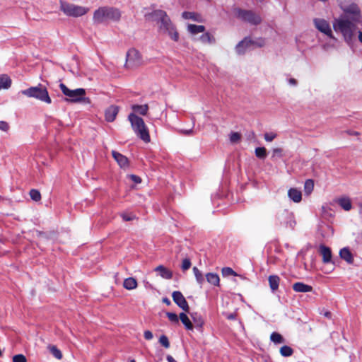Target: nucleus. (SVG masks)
<instances>
[{
    "label": "nucleus",
    "instance_id": "obj_13",
    "mask_svg": "<svg viewBox=\"0 0 362 362\" xmlns=\"http://www.w3.org/2000/svg\"><path fill=\"white\" fill-rule=\"evenodd\" d=\"M252 40L245 37L244 40L240 41L235 47V51L238 54H243L252 47Z\"/></svg>",
    "mask_w": 362,
    "mask_h": 362
},
{
    "label": "nucleus",
    "instance_id": "obj_31",
    "mask_svg": "<svg viewBox=\"0 0 362 362\" xmlns=\"http://www.w3.org/2000/svg\"><path fill=\"white\" fill-rule=\"evenodd\" d=\"M280 354L284 357H288L293 354V350L291 347L285 345L281 347Z\"/></svg>",
    "mask_w": 362,
    "mask_h": 362
},
{
    "label": "nucleus",
    "instance_id": "obj_45",
    "mask_svg": "<svg viewBox=\"0 0 362 362\" xmlns=\"http://www.w3.org/2000/svg\"><path fill=\"white\" fill-rule=\"evenodd\" d=\"M8 129H9V126L6 122H4V121L0 122V129L3 130L5 132H7Z\"/></svg>",
    "mask_w": 362,
    "mask_h": 362
},
{
    "label": "nucleus",
    "instance_id": "obj_12",
    "mask_svg": "<svg viewBox=\"0 0 362 362\" xmlns=\"http://www.w3.org/2000/svg\"><path fill=\"white\" fill-rule=\"evenodd\" d=\"M172 297L174 302L184 311L189 310V305L186 299L180 291H174L172 293Z\"/></svg>",
    "mask_w": 362,
    "mask_h": 362
},
{
    "label": "nucleus",
    "instance_id": "obj_24",
    "mask_svg": "<svg viewBox=\"0 0 362 362\" xmlns=\"http://www.w3.org/2000/svg\"><path fill=\"white\" fill-rule=\"evenodd\" d=\"M206 281L210 284L214 285V286H219L220 278L217 274L212 273V272L207 273L206 274Z\"/></svg>",
    "mask_w": 362,
    "mask_h": 362
},
{
    "label": "nucleus",
    "instance_id": "obj_30",
    "mask_svg": "<svg viewBox=\"0 0 362 362\" xmlns=\"http://www.w3.org/2000/svg\"><path fill=\"white\" fill-rule=\"evenodd\" d=\"M270 340L275 344L284 343V337L278 332H272L270 335Z\"/></svg>",
    "mask_w": 362,
    "mask_h": 362
},
{
    "label": "nucleus",
    "instance_id": "obj_36",
    "mask_svg": "<svg viewBox=\"0 0 362 362\" xmlns=\"http://www.w3.org/2000/svg\"><path fill=\"white\" fill-rule=\"evenodd\" d=\"M221 274L223 277L238 275L237 273L235 271H233L230 267H223L221 270Z\"/></svg>",
    "mask_w": 362,
    "mask_h": 362
},
{
    "label": "nucleus",
    "instance_id": "obj_14",
    "mask_svg": "<svg viewBox=\"0 0 362 362\" xmlns=\"http://www.w3.org/2000/svg\"><path fill=\"white\" fill-rule=\"evenodd\" d=\"M119 112V107L116 105H110L105 111V117L107 122H113Z\"/></svg>",
    "mask_w": 362,
    "mask_h": 362
},
{
    "label": "nucleus",
    "instance_id": "obj_47",
    "mask_svg": "<svg viewBox=\"0 0 362 362\" xmlns=\"http://www.w3.org/2000/svg\"><path fill=\"white\" fill-rule=\"evenodd\" d=\"M129 177L131 180L136 184L140 183L141 182V179L137 175H131Z\"/></svg>",
    "mask_w": 362,
    "mask_h": 362
},
{
    "label": "nucleus",
    "instance_id": "obj_41",
    "mask_svg": "<svg viewBox=\"0 0 362 362\" xmlns=\"http://www.w3.org/2000/svg\"><path fill=\"white\" fill-rule=\"evenodd\" d=\"M191 261L188 258H185L182 260V269L183 271H186L187 269H189L191 267Z\"/></svg>",
    "mask_w": 362,
    "mask_h": 362
},
{
    "label": "nucleus",
    "instance_id": "obj_16",
    "mask_svg": "<svg viewBox=\"0 0 362 362\" xmlns=\"http://www.w3.org/2000/svg\"><path fill=\"white\" fill-rule=\"evenodd\" d=\"M320 252L322 256V261L324 263L327 264L331 262L332 252L331 250L328 247L321 245L320 246Z\"/></svg>",
    "mask_w": 362,
    "mask_h": 362
},
{
    "label": "nucleus",
    "instance_id": "obj_32",
    "mask_svg": "<svg viewBox=\"0 0 362 362\" xmlns=\"http://www.w3.org/2000/svg\"><path fill=\"white\" fill-rule=\"evenodd\" d=\"M48 349L56 358L61 359L62 358V354L61 351L58 349L56 346L49 345L48 346Z\"/></svg>",
    "mask_w": 362,
    "mask_h": 362
},
{
    "label": "nucleus",
    "instance_id": "obj_27",
    "mask_svg": "<svg viewBox=\"0 0 362 362\" xmlns=\"http://www.w3.org/2000/svg\"><path fill=\"white\" fill-rule=\"evenodd\" d=\"M179 317H180L182 323L185 325V327L187 329H188V330L193 329V325L185 313H181L180 314Z\"/></svg>",
    "mask_w": 362,
    "mask_h": 362
},
{
    "label": "nucleus",
    "instance_id": "obj_50",
    "mask_svg": "<svg viewBox=\"0 0 362 362\" xmlns=\"http://www.w3.org/2000/svg\"><path fill=\"white\" fill-rule=\"evenodd\" d=\"M226 317L228 320H235L236 318V314L235 313H230V314L227 315Z\"/></svg>",
    "mask_w": 362,
    "mask_h": 362
},
{
    "label": "nucleus",
    "instance_id": "obj_34",
    "mask_svg": "<svg viewBox=\"0 0 362 362\" xmlns=\"http://www.w3.org/2000/svg\"><path fill=\"white\" fill-rule=\"evenodd\" d=\"M193 272H194V274L195 276L197 283L200 285H202V284L204 281V278L201 271H199L196 267H194L193 268Z\"/></svg>",
    "mask_w": 362,
    "mask_h": 362
},
{
    "label": "nucleus",
    "instance_id": "obj_8",
    "mask_svg": "<svg viewBox=\"0 0 362 362\" xmlns=\"http://www.w3.org/2000/svg\"><path fill=\"white\" fill-rule=\"evenodd\" d=\"M128 119L136 134H139V136H149V132L142 118L134 113H131L129 115Z\"/></svg>",
    "mask_w": 362,
    "mask_h": 362
},
{
    "label": "nucleus",
    "instance_id": "obj_59",
    "mask_svg": "<svg viewBox=\"0 0 362 362\" xmlns=\"http://www.w3.org/2000/svg\"><path fill=\"white\" fill-rule=\"evenodd\" d=\"M329 315H330V313L328 312L325 313V316H327V317H328Z\"/></svg>",
    "mask_w": 362,
    "mask_h": 362
},
{
    "label": "nucleus",
    "instance_id": "obj_39",
    "mask_svg": "<svg viewBox=\"0 0 362 362\" xmlns=\"http://www.w3.org/2000/svg\"><path fill=\"white\" fill-rule=\"evenodd\" d=\"M166 315L171 322L176 324L179 323V317L175 313L168 312Z\"/></svg>",
    "mask_w": 362,
    "mask_h": 362
},
{
    "label": "nucleus",
    "instance_id": "obj_2",
    "mask_svg": "<svg viewBox=\"0 0 362 362\" xmlns=\"http://www.w3.org/2000/svg\"><path fill=\"white\" fill-rule=\"evenodd\" d=\"M148 21H156L158 26V31L167 35L172 40L177 42L180 39L179 33L175 25L173 23L166 12L163 10H155L145 14Z\"/></svg>",
    "mask_w": 362,
    "mask_h": 362
},
{
    "label": "nucleus",
    "instance_id": "obj_7",
    "mask_svg": "<svg viewBox=\"0 0 362 362\" xmlns=\"http://www.w3.org/2000/svg\"><path fill=\"white\" fill-rule=\"evenodd\" d=\"M275 218L276 222L280 226L290 228L291 230H293L296 225V221L293 213L286 209L279 211L276 214Z\"/></svg>",
    "mask_w": 362,
    "mask_h": 362
},
{
    "label": "nucleus",
    "instance_id": "obj_22",
    "mask_svg": "<svg viewBox=\"0 0 362 362\" xmlns=\"http://www.w3.org/2000/svg\"><path fill=\"white\" fill-rule=\"evenodd\" d=\"M11 80L6 74L0 75V90L1 89H8L11 87Z\"/></svg>",
    "mask_w": 362,
    "mask_h": 362
},
{
    "label": "nucleus",
    "instance_id": "obj_29",
    "mask_svg": "<svg viewBox=\"0 0 362 362\" xmlns=\"http://www.w3.org/2000/svg\"><path fill=\"white\" fill-rule=\"evenodd\" d=\"M199 40L203 44H212L215 42V39L209 33H203L199 38Z\"/></svg>",
    "mask_w": 362,
    "mask_h": 362
},
{
    "label": "nucleus",
    "instance_id": "obj_49",
    "mask_svg": "<svg viewBox=\"0 0 362 362\" xmlns=\"http://www.w3.org/2000/svg\"><path fill=\"white\" fill-rule=\"evenodd\" d=\"M181 133L185 134H189L193 132L192 131V129H181Z\"/></svg>",
    "mask_w": 362,
    "mask_h": 362
},
{
    "label": "nucleus",
    "instance_id": "obj_20",
    "mask_svg": "<svg viewBox=\"0 0 362 362\" xmlns=\"http://www.w3.org/2000/svg\"><path fill=\"white\" fill-rule=\"evenodd\" d=\"M155 271L158 272L160 276L165 279H170L173 276L172 272L162 265L158 266Z\"/></svg>",
    "mask_w": 362,
    "mask_h": 362
},
{
    "label": "nucleus",
    "instance_id": "obj_1",
    "mask_svg": "<svg viewBox=\"0 0 362 362\" xmlns=\"http://www.w3.org/2000/svg\"><path fill=\"white\" fill-rule=\"evenodd\" d=\"M361 23V14L356 4H351L344 9V13L333 22L337 33L342 35L344 41L351 45L357 33L358 25Z\"/></svg>",
    "mask_w": 362,
    "mask_h": 362
},
{
    "label": "nucleus",
    "instance_id": "obj_60",
    "mask_svg": "<svg viewBox=\"0 0 362 362\" xmlns=\"http://www.w3.org/2000/svg\"><path fill=\"white\" fill-rule=\"evenodd\" d=\"M274 151H275V152H280V151H281V150H280V149H275V150H274Z\"/></svg>",
    "mask_w": 362,
    "mask_h": 362
},
{
    "label": "nucleus",
    "instance_id": "obj_17",
    "mask_svg": "<svg viewBox=\"0 0 362 362\" xmlns=\"http://www.w3.org/2000/svg\"><path fill=\"white\" fill-rule=\"evenodd\" d=\"M293 289L296 292L307 293L312 291L313 287L302 282H296L293 285Z\"/></svg>",
    "mask_w": 362,
    "mask_h": 362
},
{
    "label": "nucleus",
    "instance_id": "obj_3",
    "mask_svg": "<svg viewBox=\"0 0 362 362\" xmlns=\"http://www.w3.org/2000/svg\"><path fill=\"white\" fill-rule=\"evenodd\" d=\"M122 16L120 10L115 7L102 6L93 13V21L94 23H107L110 21L118 22Z\"/></svg>",
    "mask_w": 362,
    "mask_h": 362
},
{
    "label": "nucleus",
    "instance_id": "obj_38",
    "mask_svg": "<svg viewBox=\"0 0 362 362\" xmlns=\"http://www.w3.org/2000/svg\"><path fill=\"white\" fill-rule=\"evenodd\" d=\"M182 17L185 19H192L194 21H199V16L195 13L192 12H184L182 13Z\"/></svg>",
    "mask_w": 362,
    "mask_h": 362
},
{
    "label": "nucleus",
    "instance_id": "obj_56",
    "mask_svg": "<svg viewBox=\"0 0 362 362\" xmlns=\"http://www.w3.org/2000/svg\"><path fill=\"white\" fill-rule=\"evenodd\" d=\"M141 138L144 140V141L145 143H148L151 141V139H150L151 137H141Z\"/></svg>",
    "mask_w": 362,
    "mask_h": 362
},
{
    "label": "nucleus",
    "instance_id": "obj_4",
    "mask_svg": "<svg viewBox=\"0 0 362 362\" xmlns=\"http://www.w3.org/2000/svg\"><path fill=\"white\" fill-rule=\"evenodd\" d=\"M59 88L63 94L69 98V99H67L68 101L74 103H90L89 98L86 97V93L84 88H80L74 90H71L68 88L66 86V85L62 83L59 84Z\"/></svg>",
    "mask_w": 362,
    "mask_h": 362
},
{
    "label": "nucleus",
    "instance_id": "obj_5",
    "mask_svg": "<svg viewBox=\"0 0 362 362\" xmlns=\"http://www.w3.org/2000/svg\"><path fill=\"white\" fill-rule=\"evenodd\" d=\"M21 93L28 98H35L41 102L50 104L52 100L49 95L47 88L42 85L33 86L21 90Z\"/></svg>",
    "mask_w": 362,
    "mask_h": 362
},
{
    "label": "nucleus",
    "instance_id": "obj_61",
    "mask_svg": "<svg viewBox=\"0 0 362 362\" xmlns=\"http://www.w3.org/2000/svg\"><path fill=\"white\" fill-rule=\"evenodd\" d=\"M129 362H136V361L134 359H132L129 361Z\"/></svg>",
    "mask_w": 362,
    "mask_h": 362
},
{
    "label": "nucleus",
    "instance_id": "obj_43",
    "mask_svg": "<svg viewBox=\"0 0 362 362\" xmlns=\"http://www.w3.org/2000/svg\"><path fill=\"white\" fill-rule=\"evenodd\" d=\"M121 217L124 221H130L135 218V216L132 214L122 213Z\"/></svg>",
    "mask_w": 362,
    "mask_h": 362
},
{
    "label": "nucleus",
    "instance_id": "obj_58",
    "mask_svg": "<svg viewBox=\"0 0 362 362\" xmlns=\"http://www.w3.org/2000/svg\"><path fill=\"white\" fill-rule=\"evenodd\" d=\"M230 136H240L238 133H232Z\"/></svg>",
    "mask_w": 362,
    "mask_h": 362
},
{
    "label": "nucleus",
    "instance_id": "obj_33",
    "mask_svg": "<svg viewBox=\"0 0 362 362\" xmlns=\"http://www.w3.org/2000/svg\"><path fill=\"white\" fill-rule=\"evenodd\" d=\"M255 156L259 159H264L267 156V151L264 147H257L255 151Z\"/></svg>",
    "mask_w": 362,
    "mask_h": 362
},
{
    "label": "nucleus",
    "instance_id": "obj_48",
    "mask_svg": "<svg viewBox=\"0 0 362 362\" xmlns=\"http://www.w3.org/2000/svg\"><path fill=\"white\" fill-rule=\"evenodd\" d=\"M194 319V322L197 324V327H202L203 324H204V321L202 318H199V319H197L195 317L193 318Z\"/></svg>",
    "mask_w": 362,
    "mask_h": 362
},
{
    "label": "nucleus",
    "instance_id": "obj_42",
    "mask_svg": "<svg viewBox=\"0 0 362 362\" xmlns=\"http://www.w3.org/2000/svg\"><path fill=\"white\" fill-rule=\"evenodd\" d=\"M13 362H27V359L24 355L17 354L13 357Z\"/></svg>",
    "mask_w": 362,
    "mask_h": 362
},
{
    "label": "nucleus",
    "instance_id": "obj_54",
    "mask_svg": "<svg viewBox=\"0 0 362 362\" xmlns=\"http://www.w3.org/2000/svg\"><path fill=\"white\" fill-rule=\"evenodd\" d=\"M166 358H167L168 362H177V361L173 358V356H171L170 355H168V356H167V357H166Z\"/></svg>",
    "mask_w": 362,
    "mask_h": 362
},
{
    "label": "nucleus",
    "instance_id": "obj_44",
    "mask_svg": "<svg viewBox=\"0 0 362 362\" xmlns=\"http://www.w3.org/2000/svg\"><path fill=\"white\" fill-rule=\"evenodd\" d=\"M265 45V40L262 38L258 39L257 40L252 41V47H261Z\"/></svg>",
    "mask_w": 362,
    "mask_h": 362
},
{
    "label": "nucleus",
    "instance_id": "obj_15",
    "mask_svg": "<svg viewBox=\"0 0 362 362\" xmlns=\"http://www.w3.org/2000/svg\"><path fill=\"white\" fill-rule=\"evenodd\" d=\"M112 155L114 159L120 166V168L125 169L129 167L128 158L126 156H123L122 154L116 151H112Z\"/></svg>",
    "mask_w": 362,
    "mask_h": 362
},
{
    "label": "nucleus",
    "instance_id": "obj_28",
    "mask_svg": "<svg viewBox=\"0 0 362 362\" xmlns=\"http://www.w3.org/2000/svg\"><path fill=\"white\" fill-rule=\"evenodd\" d=\"M123 286L127 290H132L136 288L137 282L135 279L129 277L124 281Z\"/></svg>",
    "mask_w": 362,
    "mask_h": 362
},
{
    "label": "nucleus",
    "instance_id": "obj_23",
    "mask_svg": "<svg viewBox=\"0 0 362 362\" xmlns=\"http://www.w3.org/2000/svg\"><path fill=\"white\" fill-rule=\"evenodd\" d=\"M268 281L272 291H276L279 286L280 278L277 275H271L269 276Z\"/></svg>",
    "mask_w": 362,
    "mask_h": 362
},
{
    "label": "nucleus",
    "instance_id": "obj_57",
    "mask_svg": "<svg viewBox=\"0 0 362 362\" xmlns=\"http://www.w3.org/2000/svg\"><path fill=\"white\" fill-rule=\"evenodd\" d=\"M274 137H264L265 140L267 141V142H271L273 141V139Z\"/></svg>",
    "mask_w": 362,
    "mask_h": 362
},
{
    "label": "nucleus",
    "instance_id": "obj_52",
    "mask_svg": "<svg viewBox=\"0 0 362 362\" xmlns=\"http://www.w3.org/2000/svg\"><path fill=\"white\" fill-rule=\"evenodd\" d=\"M358 41L362 43V30L357 31Z\"/></svg>",
    "mask_w": 362,
    "mask_h": 362
},
{
    "label": "nucleus",
    "instance_id": "obj_10",
    "mask_svg": "<svg viewBox=\"0 0 362 362\" xmlns=\"http://www.w3.org/2000/svg\"><path fill=\"white\" fill-rule=\"evenodd\" d=\"M143 63L141 54L136 49H130L126 56L125 66L127 69H134L139 66Z\"/></svg>",
    "mask_w": 362,
    "mask_h": 362
},
{
    "label": "nucleus",
    "instance_id": "obj_9",
    "mask_svg": "<svg viewBox=\"0 0 362 362\" xmlns=\"http://www.w3.org/2000/svg\"><path fill=\"white\" fill-rule=\"evenodd\" d=\"M234 13L238 18L247 22L252 25H258L261 23L262 21L259 15L253 13L251 11L235 8L234 10Z\"/></svg>",
    "mask_w": 362,
    "mask_h": 362
},
{
    "label": "nucleus",
    "instance_id": "obj_55",
    "mask_svg": "<svg viewBox=\"0 0 362 362\" xmlns=\"http://www.w3.org/2000/svg\"><path fill=\"white\" fill-rule=\"evenodd\" d=\"M163 302L165 303L166 305H170L171 302L168 298H164L163 299Z\"/></svg>",
    "mask_w": 362,
    "mask_h": 362
},
{
    "label": "nucleus",
    "instance_id": "obj_37",
    "mask_svg": "<svg viewBox=\"0 0 362 362\" xmlns=\"http://www.w3.org/2000/svg\"><path fill=\"white\" fill-rule=\"evenodd\" d=\"M30 196L31 199L35 202L40 201L41 199V194L37 189H31L30 192Z\"/></svg>",
    "mask_w": 362,
    "mask_h": 362
},
{
    "label": "nucleus",
    "instance_id": "obj_46",
    "mask_svg": "<svg viewBox=\"0 0 362 362\" xmlns=\"http://www.w3.org/2000/svg\"><path fill=\"white\" fill-rule=\"evenodd\" d=\"M144 336L146 340H151L153 337V333L149 330H146L144 333Z\"/></svg>",
    "mask_w": 362,
    "mask_h": 362
},
{
    "label": "nucleus",
    "instance_id": "obj_51",
    "mask_svg": "<svg viewBox=\"0 0 362 362\" xmlns=\"http://www.w3.org/2000/svg\"><path fill=\"white\" fill-rule=\"evenodd\" d=\"M288 83L291 86H296L297 84V81L295 79V78H291L289 80H288Z\"/></svg>",
    "mask_w": 362,
    "mask_h": 362
},
{
    "label": "nucleus",
    "instance_id": "obj_11",
    "mask_svg": "<svg viewBox=\"0 0 362 362\" xmlns=\"http://www.w3.org/2000/svg\"><path fill=\"white\" fill-rule=\"evenodd\" d=\"M314 23L317 30L329 36V37H333L332 29L327 21L321 18H317L315 19Z\"/></svg>",
    "mask_w": 362,
    "mask_h": 362
},
{
    "label": "nucleus",
    "instance_id": "obj_35",
    "mask_svg": "<svg viewBox=\"0 0 362 362\" xmlns=\"http://www.w3.org/2000/svg\"><path fill=\"white\" fill-rule=\"evenodd\" d=\"M314 188V183L312 180H307L304 185V190L307 194H309L312 192Z\"/></svg>",
    "mask_w": 362,
    "mask_h": 362
},
{
    "label": "nucleus",
    "instance_id": "obj_25",
    "mask_svg": "<svg viewBox=\"0 0 362 362\" xmlns=\"http://www.w3.org/2000/svg\"><path fill=\"white\" fill-rule=\"evenodd\" d=\"M339 205L345 211L351 210L352 205L351 200L348 197L339 198L337 200Z\"/></svg>",
    "mask_w": 362,
    "mask_h": 362
},
{
    "label": "nucleus",
    "instance_id": "obj_40",
    "mask_svg": "<svg viewBox=\"0 0 362 362\" xmlns=\"http://www.w3.org/2000/svg\"><path fill=\"white\" fill-rule=\"evenodd\" d=\"M159 342L165 348L168 349L170 347V342L168 338L165 335H162L159 338Z\"/></svg>",
    "mask_w": 362,
    "mask_h": 362
},
{
    "label": "nucleus",
    "instance_id": "obj_26",
    "mask_svg": "<svg viewBox=\"0 0 362 362\" xmlns=\"http://www.w3.org/2000/svg\"><path fill=\"white\" fill-rule=\"evenodd\" d=\"M187 30L192 35H196L198 33H204L205 30V27L201 25H193L189 24L187 26Z\"/></svg>",
    "mask_w": 362,
    "mask_h": 362
},
{
    "label": "nucleus",
    "instance_id": "obj_6",
    "mask_svg": "<svg viewBox=\"0 0 362 362\" xmlns=\"http://www.w3.org/2000/svg\"><path fill=\"white\" fill-rule=\"evenodd\" d=\"M60 10L67 16L78 18L86 15L89 8L61 1Z\"/></svg>",
    "mask_w": 362,
    "mask_h": 362
},
{
    "label": "nucleus",
    "instance_id": "obj_18",
    "mask_svg": "<svg viewBox=\"0 0 362 362\" xmlns=\"http://www.w3.org/2000/svg\"><path fill=\"white\" fill-rule=\"evenodd\" d=\"M289 199L296 203H298L302 199L301 192L296 188H291L288 192Z\"/></svg>",
    "mask_w": 362,
    "mask_h": 362
},
{
    "label": "nucleus",
    "instance_id": "obj_53",
    "mask_svg": "<svg viewBox=\"0 0 362 362\" xmlns=\"http://www.w3.org/2000/svg\"><path fill=\"white\" fill-rule=\"evenodd\" d=\"M231 143H237L239 141L240 137H230Z\"/></svg>",
    "mask_w": 362,
    "mask_h": 362
},
{
    "label": "nucleus",
    "instance_id": "obj_19",
    "mask_svg": "<svg viewBox=\"0 0 362 362\" xmlns=\"http://www.w3.org/2000/svg\"><path fill=\"white\" fill-rule=\"evenodd\" d=\"M339 256L341 259H343L348 263H352L354 261V258H353V255H352L351 252L346 247H344L340 250Z\"/></svg>",
    "mask_w": 362,
    "mask_h": 362
},
{
    "label": "nucleus",
    "instance_id": "obj_21",
    "mask_svg": "<svg viewBox=\"0 0 362 362\" xmlns=\"http://www.w3.org/2000/svg\"><path fill=\"white\" fill-rule=\"evenodd\" d=\"M133 110L132 113L135 115L139 114L141 115H146L148 110V106L147 105H134L132 107Z\"/></svg>",
    "mask_w": 362,
    "mask_h": 362
}]
</instances>
